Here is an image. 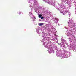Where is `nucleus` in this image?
<instances>
[{
    "instance_id": "obj_8",
    "label": "nucleus",
    "mask_w": 76,
    "mask_h": 76,
    "mask_svg": "<svg viewBox=\"0 0 76 76\" xmlns=\"http://www.w3.org/2000/svg\"><path fill=\"white\" fill-rule=\"evenodd\" d=\"M34 19H36V18L34 17Z\"/></svg>"
},
{
    "instance_id": "obj_2",
    "label": "nucleus",
    "mask_w": 76,
    "mask_h": 76,
    "mask_svg": "<svg viewBox=\"0 0 76 76\" xmlns=\"http://www.w3.org/2000/svg\"><path fill=\"white\" fill-rule=\"evenodd\" d=\"M42 16V15L41 14H39V18H41Z\"/></svg>"
},
{
    "instance_id": "obj_3",
    "label": "nucleus",
    "mask_w": 76,
    "mask_h": 76,
    "mask_svg": "<svg viewBox=\"0 0 76 76\" xmlns=\"http://www.w3.org/2000/svg\"><path fill=\"white\" fill-rule=\"evenodd\" d=\"M44 16L42 17L41 18V19H44Z\"/></svg>"
},
{
    "instance_id": "obj_6",
    "label": "nucleus",
    "mask_w": 76,
    "mask_h": 76,
    "mask_svg": "<svg viewBox=\"0 0 76 76\" xmlns=\"http://www.w3.org/2000/svg\"><path fill=\"white\" fill-rule=\"evenodd\" d=\"M69 16L70 15V14H69Z\"/></svg>"
},
{
    "instance_id": "obj_7",
    "label": "nucleus",
    "mask_w": 76,
    "mask_h": 76,
    "mask_svg": "<svg viewBox=\"0 0 76 76\" xmlns=\"http://www.w3.org/2000/svg\"><path fill=\"white\" fill-rule=\"evenodd\" d=\"M19 14H20V12Z\"/></svg>"
},
{
    "instance_id": "obj_4",
    "label": "nucleus",
    "mask_w": 76,
    "mask_h": 76,
    "mask_svg": "<svg viewBox=\"0 0 76 76\" xmlns=\"http://www.w3.org/2000/svg\"><path fill=\"white\" fill-rule=\"evenodd\" d=\"M61 13H62V15H65V13L64 12H61Z\"/></svg>"
},
{
    "instance_id": "obj_9",
    "label": "nucleus",
    "mask_w": 76,
    "mask_h": 76,
    "mask_svg": "<svg viewBox=\"0 0 76 76\" xmlns=\"http://www.w3.org/2000/svg\"><path fill=\"white\" fill-rule=\"evenodd\" d=\"M57 22H58V20H57Z\"/></svg>"
},
{
    "instance_id": "obj_5",
    "label": "nucleus",
    "mask_w": 76,
    "mask_h": 76,
    "mask_svg": "<svg viewBox=\"0 0 76 76\" xmlns=\"http://www.w3.org/2000/svg\"><path fill=\"white\" fill-rule=\"evenodd\" d=\"M53 50V49H50V51H51V50Z\"/></svg>"
},
{
    "instance_id": "obj_1",
    "label": "nucleus",
    "mask_w": 76,
    "mask_h": 76,
    "mask_svg": "<svg viewBox=\"0 0 76 76\" xmlns=\"http://www.w3.org/2000/svg\"><path fill=\"white\" fill-rule=\"evenodd\" d=\"M44 25V23H40L39 24V26H42V25Z\"/></svg>"
}]
</instances>
